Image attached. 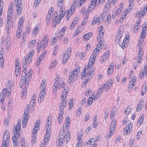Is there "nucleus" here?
<instances>
[{
  "label": "nucleus",
  "mask_w": 147,
  "mask_h": 147,
  "mask_svg": "<svg viewBox=\"0 0 147 147\" xmlns=\"http://www.w3.org/2000/svg\"><path fill=\"white\" fill-rule=\"evenodd\" d=\"M36 40H34L29 43L28 46L31 48L33 47L36 44Z\"/></svg>",
  "instance_id": "39"
},
{
  "label": "nucleus",
  "mask_w": 147,
  "mask_h": 147,
  "mask_svg": "<svg viewBox=\"0 0 147 147\" xmlns=\"http://www.w3.org/2000/svg\"><path fill=\"white\" fill-rule=\"evenodd\" d=\"M63 127H64V125ZM63 131L64 134L63 135H62V133L60 132L59 133V141L61 142L62 143H63V142L65 141H66L67 142H69L70 139V132L67 130H64V127H63Z\"/></svg>",
  "instance_id": "4"
},
{
  "label": "nucleus",
  "mask_w": 147,
  "mask_h": 147,
  "mask_svg": "<svg viewBox=\"0 0 147 147\" xmlns=\"http://www.w3.org/2000/svg\"><path fill=\"white\" fill-rule=\"evenodd\" d=\"M69 110H70L72 108V107H73V99H70L69 100Z\"/></svg>",
  "instance_id": "48"
},
{
  "label": "nucleus",
  "mask_w": 147,
  "mask_h": 147,
  "mask_svg": "<svg viewBox=\"0 0 147 147\" xmlns=\"http://www.w3.org/2000/svg\"><path fill=\"white\" fill-rule=\"evenodd\" d=\"M64 112L62 111H60L58 117V121L60 123L62 121V116L63 115Z\"/></svg>",
  "instance_id": "37"
},
{
  "label": "nucleus",
  "mask_w": 147,
  "mask_h": 147,
  "mask_svg": "<svg viewBox=\"0 0 147 147\" xmlns=\"http://www.w3.org/2000/svg\"><path fill=\"white\" fill-rule=\"evenodd\" d=\"M20 62L19 59L18 58H16L15 60V65L16 67H18L21 68V66L19 65Z\"/></svg>",
  "instance_id": "45"
},
{
  "label": "nucleus",
  "mask_w": 147,
  "mask_h": 147,
  "mask_svg": "<svg viewBox=\"0 0 147 147\" xmlns=\"http://www.w3.org/2000/svg\"><path fill=\"white\" fill-rule=\"evenodd\" d=\"M82 28L81 26H78V28L76 29V31H77V34H79L82 31Z\"/></svg>",
  "instance_id": "54"
},
{
  "label": "nucleus",
  "mask_w": 147,
  "mask_h": 147,
  "mask_svg": "<svg viewBox=\"0 0 147 147\" xmlns=\"http://www.w3.org/2000/svg\"><path fill=\"white\" fill-rule=\"evenodd\" d=\"M76 7L73 4L72 5L70 8V11L69 10L67 12V15L66 18L67 20L69 19L72 13L74 12V9Z\"/></svg>",
  "instance_id": "21"
},
{
  "label": "nucleus",
  "mask_w": 147,
  "mask_h": 147,
  "mask_svg": "<svg viewBox=\"0 0 147 147\" xmlns=\"http://www.w3.org/2000/svg\"><path fill=\"white\" fill-rule=\"evenodd\" d=\"M59 80V76L57 75L56 79L55 80L54 84L53 86V91L54 94L56 93L57 91L58 87V84Z\"/></svg>",
  "instance_id": "14"
},
{
  "label": "nucleus",
  "mask_w": 147,
  "mask_h": 147,
  "mask_svg": "<svg viewBox=\"0 0 147 147\" xmlns=\"http://www.w3.org/2000/svg\"><path fill=\"white\" fill-rule=\"evenodd\" d=\"M48 35L46 34L44 36L42 41L40 42H38L37 43V52L39 53L41 49H44L47 46L48 42Z\"/></svg>",
  "instance_id": "2"
},
{
  "label": "nucleus",
  "mask_w": 147,
  "mask_h": 147,
  "mask_svg": "<svg viewBox=\"0 0 147 147\" xmlns=\"http://www.w3.org/2000/svg\"><path fill=\"white\" fill-rule=\"evenodd\" d=\"M105 16L106 14L104 13H101L100 15L98 17V18L97 19L96 22L99 23H101L104 19Z\"/></svg>",
  "instance_id": "26"
},
{
  "label": "nucleus",
  "mask_w": 147,
  "mask_h": 147,
  "mask_svg": "<svg viewBox=\"0 0 147 147\" xmlns=\"http://www.w3.org/2000/svg\"><path fill=\"white\" fill-rule=\"evenodd\" d=\"M142 109V108L141 104L139 103L137 105L136 108V111H138L139 110H140Z\"/></svg>",
  "instance_id": "63"
},
{
  "label": "nucleus",
  "mask_w": 147,
  "mask_h": 147,
  "mask_svg": "<svg viewBox=\"0 0 147 147\" xmlns=\"http://www.w3.org/2000/svg\"><path fill=\"white\" fill-rule=\"evenodd\" d=\"M110 88V81L108 80L105 84H103L97 91L96 95L100 96L102 92V90L105 89L106 91L109 90Z\"/></svg>",
  "instance_id": "8"
},
{
  "label": "nucleus",
  "mask_w": 147,
  "mask_h": 147,
  "mask_svg": "<svg viewBox=\"0 0 147 147\" xmlns=\"http://www.w3.org/2000/svg\"><path fill=\"white\" fill-rule=\"evenodd\" d=\"M15 2L14 4L16 6V11L17 14L20 15L22 11V1L21 0H15Z\"/></svg>",
  "instance_id": "10"
},
{
  "label": "nucleus",
  "mask_w": 147,
  "mask_h": 147,
  "mask_svg": "<svg viewBox=\"0 0 147 147\" xmlns=\"http://www.w3.org/2000/svg\"><path fill=\"white\" fill-rule=\"evenodd\" d=\"M56 64V61L55 60H54L51 62L50 67L51 68H54L55 67Z\"/></svg>",
  "instance_id": "53"
},
{
  "label": "nucleus",
  "mask_w": 147,
  "mask_h": 147,
  "mask_svg": "<svg viewBox=\"0 0 147 147\" xmlns=\"http://www.w3.org/2000/svg\"><path fill=\"white\" fill-rule=\"evenodd\" d=\"M53 14V11H52V10L51 11L50 13H49V12L47 17V22H49L51 21Z\"/></svg>",
  "instance_id": "28"
},
{
  "label": "nucleus",
  "mask_w": 147,
  "mask_h": 147,
  "mask_svg": "<svg viewBox=\"0 0 147 147\" xmlns=\"http://www.w3.org/2000/svg\"><path fill=\"white\" fill-rule=\"evenodd\" d=\"M66 28V27H63L62 29L61 30H60L59 32V34H61V33H63V34H64V32L65 31V29Z\"/></svg>",
  "instance_id": "61"
},
{
  "label": "nucleus",
  "mask_w": 147,
  "mask_h": 147,
  "mask_svg": "<svg viewBox=\"0 0 147 147\" xmlns=\"http://www.w3.org/2000/svg\"><path fill=\"white\" fill-rule=\"evenodd\" d=\"M93 64L91 63V62L89 61L88 66H87V67L84 69L82 73L81 76L82 79H84L86 76H89L91 74L92 75L93 74L94 70L91 68V67Z\"/></svg>",
  "instance_id": "3"
},
{
  "label": "nucleus",
  "mask_w": 147,
  "mask_h": 147,
  "mask_svg": "<svg viewBox=\"0 0 147 147\" xmlns=\"http://www.w3.org/2000/svg\"><path fill=\"white\" fill-rule=\"evenodd\" d=\"M82 108L81 107H79L78 110L76 111V113L77 115H80L81 114Z\"/></svg>",
  "instance_id": "64"
},
{
  "label": "nucleus",
  "mask_w": 147,
  "mask_h": 147,
  "mask_svg": "<svg viewBox=\"0 0 147 147\" xmlns=\"http://www.w3.org/2000/svg\"><path fill=\"white\" fill-rule=\"evenodd\" d=\"M80 71V68L78 67L77 68L75 69L70 72L68 79L69 84L74 81L75 76L76 75H77L79 73Z\"/></svg>",
  "instance_id": "6"
},
{
  "label": "nucleus",
  "mask_w": 147,
  "mask_h": 147,
  "mask_svg": "<svg viewBox=\"0 0 147 147\" xmlns=\"http://www.w3.org/2000/svg\"><path fill=\"white\" fill-rule=\"evenodd\" d=\"M51 124V121H49L48 119L47 122L46 128V132L45 135V139L44 140L45 143H47L49 140L50 138V134L51 133V127L49 125Z\"/></svg>",
  "instance_id": "7"
},
{
  "label": "nucleus",
  "mask_w": 147,
  "mask_h": 147,
  "mask_svg": "<svg viewBox=\"0 0 147 147\" xmlns=\"http://www.w3.org/2000/svg\"><path fill=\"white\" fill-rule=\"evenodd\" d=\"M146 35V32H141L140 34V38H141L144 39Z\"/></svg>",
  "instance_id": "62"
},
{
  "label": "nucleus",
  "mask_w": 147,
  "mask_h": 147,
  "mask_svg": "<svg viewBox=\"0 0 147 147\" xmlns=\"http://www.w3.org/2000/svg\"><path fill=\"white\" fill-rule=\"evenodd\" d=\"M68 88L67 89H65L63 92L61 98H62V100H66V97L67 95V92H68Z\"/></svg>",
  "instance_id": "30"
},
{
  "label": "nucleus",
  "mask_w": 147,
  "mask_h": 147,
  "mask_svg": "<svg viewBox=\"0 0 147 147\" xmlns=\"http://www.w3.org/2000/svg\"><path fill=\"white\" fill-rule=\"evenodd\" d=\"M110 1H109L108 3H106L105 6V10L104 13L105 12L106 14L108 12H109L110 10Z\"/></svg>",
  "instance_id": "29"
},
{
  "label": "nucleus",
  "mask_w": 147,
  "mask_h": 147,
  "mask_svg": "<svg viewBox=\"0 0 147 147\" xmlns=\"http://www.w3.org/2000/svg\"><path fill=\"white\" fill-rule=\"evenodd\" d=\"M122 37L120 36L117 34L116 36L115 41L117 42V44H119V42L120 41V40L121 39V38Z\"/></svg>",
  "instance_id": "47"
},
{
  "label": "nucleus",
  "mask_w": 147,
  "mask_h": 147,
  "mask_svg": "<svg viewBox=\"0 0 147 147\" xmlns=\"http://www.w3.org/2000/svg\"><path fill=\"white\" fill-rule=\"evenodd\" d=\"M21 120L18 122L16 126H14L13 129V132L14 135L18 134V136H20V134L19 132V130L20 129L21 127Z\"/></svg>",
  "instance_id": "15"
},
{
  "label": "nucleus",
  "mask_w": 147,
  "mask_h": 147,
  "mask_svg": "<svg viewBox=\"0 0 147 147\" xmlns=\"http://www.w3.org/2000/svg\"><path fill=\"white\" fill-rule=\"evenodd\" d=\"M93 100V98L92 97H90L88 98L87 101V103L89 106H90L92 104V103Z\"/></svg>",
  "instance_id": "46"
},
{
  "label": "nucleus",
  "mask_w": 147,
  "mask_h": 147,
  "mask_svg": "<svg viewBox=\"0 0 147 147\" xmlns=\"http://www.w3.org/2000/svg\"><path fill=\"white\" fill-rule=\"evenodd\" d=\"M147 88H146V85L144 84L142 87V90L141 91V95L143 96L146 93Z\"/></svg>",
  "instance_id": "34"
},
{
  "label": "nucleus",
  "mask_w": 147,
  "mask_h": 147,
  "mask_svg": "<svg viewBox=\"0 0 147 147\" xmlns=\"http://www.w3.org/2000/svg\"><path fill=\"white\" fill-rule=\"evenodd\" d=\"M99 35L97 37V40L99 41H100L101 39H102L103 38L104 35V32L102 31L103 29V27L102 26H100L99 27Z\"/></svg>",
  "instance_id": "22"
},
{
  "label": "nucleus",
  "mask_w": 147,
  "mask_h": 147,
  "mask_svg": "<svg viewBox=\"0 0 147 147\" xmlns=\"http://www.w3.org/2000/svg\"><path fill=\"white\" fill-rule=\"evenodd\" d=\"M135 142V140L134 138H131L129 143V146L131 147H132L134 146V144Z\"/></svg>",
  "instance_id": "55"
},
{
  "label": "nucleus",
  "mask_w": 147,
  "mask_h": 147,
  "mask_svg": "<svg viewBox=\"0 0 147 147\" xmlns=\"http://www.w3.org/2000/svg\"><path fill=\"white\" fill-rule=\"evenodd\" d=\"M18 134L14 135L12 138V139L13 142V145L14 147H17V144L18 142V139L16 136H17L18 137L19 136H18Z\"/></svg>",
  "instance_id": "27"
},
{
  "label": "nucleus",
  "mask_w": 147,
  "mask_h": 147,
  "mask_svg": "<svg viewBox=\"0 0 147 147\" xmlns=\"http://www.w3.org/2000/svg\"><path fill=\"white\" fill-rule=\"evenodd\" d=\"M7 92V89L6 88H4L1 92L0 94V100L2 104L3 103L5 99V97L6 96Z\"/></svg>",
  "instance_id": "18"
},
{
  "label": "nucleus",
  "mask_w": 147,
  "mask_h": 147,
  "mask_svg": "<svg viewBox=\"0 0 147 147\" xmlns=\"http://www.w3.org/2000/svg\"><path fill=\"white\" fill-rule=\"evenodd\" d=\"M21 68H19L17 67H16L15 74L16 77L20 74L21 71L20 70V69H21Z\"/></svg>",
  "instance_id": "42"
},
{
  "label": "nucleus",
  "mask_w": 147,
  "mask_h": 147,
  "mask_svg": "<svg viewBox=\"0 0 147 147\" xmlns=\"http://www.w3.org/2000/svg\"><path fill=\"white\" fill-rule=\"evenodd\" d=\"M139 49L138 53V55L142 57L143 54V49L141 47H140Z\"/></svg>",
  "instance_id": "44"
},
{
  "label": "nucleus",
  "mask_w": 147,
  "mask_h": 147,
  "mask_svg": "<svg viewBox=\"0 0 147 147\" xmlns=\"http://www.w3.org/2000/svg\"><path fill=\"white\" fill-rule=\"evenodd\" d=\"M0 65L1 67H3V64L4 63V61L3 60V56L1 57H0Z\"/></svg>",
  "instance_id": "52"
},
{
  "label": "nucleus",
  "mask_w": 147,
  "mask_h": 147,
  "mask_svg": "<svg viewBox=\"0 0 147 147\" xmlns=\"http://www.w3.org/2000/svg\"><path fill=\"white\" fill-rule=\"evenodd\" d=\"M35 99H36V95L34 94L33 97L32 98L31 100L30 105L31 107L32 108L35 105Z\"/></svg>",
  "instance_id": "33"
},
{
  "label": "nucleus",
  "mask_w": 147,
  "mask_h": 147,
  "mask_svg": "<svg viewBox=\"0 0 147 147\" xmlns=\"http://www.w3.org/2000/svg\"><path fill=\"white\" fill-rule=\"evenodd\" d=\"M45 81L44 80L42 81L41 84L40 88L42 89L40 94L39 95L38 100V101H40V103L43 101L45 96L46 95V86L45 84Z\"/></svg>",
  "instance_id": "5"
},
{
  "label": "nucleus",
  "mask_w": 147,
  "mask_h": 147,
  "mask_svg": "<svg viewBox=\"0 0 147 147\" xmlns=\"http://www.w3.org/2000/svg\"><path fill=\"white\" fill-rule=\"evenodd\" d=\"M109 50H108L106 51L105 53L103 56L100 59V63H102L106 61L109 57Z\"/></svg>",
  "instance_id": "17"
},
{
  "label": "nucleus",
  "mask_w": 147,
  "mask_h": 147,
  "mask_svg": "<svg viewBox=\"0 0 147 147\" xmlns=\"http://www.w3.org/2000/svg\"><path fill=\"white\" fill-rule=\"evenodd\" d=\"M47 53L46 50H44L42 52V54L39 57L38 59L37 62L36 63V66H38L40 63L41 61Z\"/></svg>",
  "instance_id": "20"
},
{
  "label": "nucleus",
  "mask_w": 147,
  "mask_h": 147,
  "mask_svg": "<svg viewBox=\"0 0 147 147\" xmlns=\"http://www.w3.org/2000/svg\"><path fill=\"white\" fill-rule=\"evenodd\" d=\"M136 81V78L134 77L132 80L130 81L129 83V84L130 85L129 87V88H131V89L132 88L135 82Z\"/></svg>",
  "instance_id": "35"
},
{
  "label": "nucleus",
  "mask_w": 147,
  "mask_h": 147,
  "mask_svg": "<svg viewBox=\"0 0 147 147\" xmlns=\"http://www.w3.org/2000/svg\"><path fill=\"white\" fill-rule=\"evenodd\" d=\"M91 2L89 7L94 10L97 4L99 5L100 2V0H91Z\"/></svg>",
  "instance_id": "16"
},
{
  "label": "nucleus",
  "mask_w": 147,
  "mask_h": 147,
  "mask_svg": "<svg viewBox=\"0 0 147 147\" xmlns=\"http://www.w3.org/2000/svg\"><path fill=\"white\" fill-rule=\"evenodd\" d=\"M116 123V120L114 119L111 123V127H112V128H111V136L114 133V131L115 129V127Z\"/></svg>",
  "instance_id": "24"
},
{
  "label": "nucleus",
  "mask_w": 147,
  "mask_h": 147,
  "mask_svg": "<svg viewBox=\"0 0 147 147\" xmlns=\"http://www.w3.org/2000/svg\"><path fill=\"white\" fill-rule=\"evenodd\" d=\"M29 106L27 105L26 108L25 109L24 114V116L22 121L25 123H27L29 117L28 114L29 113Z\"/></svg>",
  "instance_id": "13"
},
{
  "label": "nucleus",
  "mask_w": 147,
  "mask_h": 147,
  "mask_svg": "<svg viewBox=\"0 0 147 147\" xmlns=\"http://www.w3.org/2000/svg\"><path fill=\"white\" fill-rule=\"evenodd\" d=\"M76 24V21L73 22L70 26V29H72Z\"/></svg>",
  "instance_id": "60"
},
{
  "label": "nucleus",
  "mask_w": 147,
  "mask_h": 147,
  "mask_svg": "<svg viewBox=\"0 0 147 147\" xmlns=\"http://www.w3.org/2000/svg\"><path fill=\"white\" fill-rule=\"evenodd\" d=\"M13 5L12 2H11L10 3V5L8 8L7 14H11L12 15L13 13Z\"/></svg>",
  "instance_id": "31"
},
{
  "label": "nucleus",
  "mask_w": 147,
  "mask_h": 147,
  "mask_svg": "<svg viewBox=\"0 0 147 147\" xmlns=\"http://www.w3.org/2000/svg\"><path fill=\"white\" fill-rule=\"evenodd\" d=\"M86 0H80L78 6L80 7L85 2Z\"/></svg>",
  "instance_id": "57"
},
{
  "label": "nucleus",
  "mask_w": 147,
  "mask_h": 147,
  "mask_svg": "<svg viewBox=\"0 0 147 147\" xmlns=\"http://www.w3.org/2000/svg\"><path fill=\"white\" fill-rule=\"evenodd\" d=\"M59 83V82H58ZM58 84V87L59 89H60L61 88H63L65 87V84L64 82H62L61 83L59 84Z\"/></svg>",
  "instance_id": "41"
},
{
  "label": "nucleus",
  "mask_w": 147,
  "mask_h": 147,
  "mask_svg": "<svg viewBox=\"0 0 147 147\" xmlns=\"http://www.w3.org/2000/svg\"><path fill=\"white\" fill-rule=\"evenodd\" d=\"M12 15L11 14H7V22H9L12 18Z\"/></svg>",
  "instance_id": "56"
},
{
  "label": "nucleus",
  "mask_w": 147,
  "mask_h": 147,
  "mask_svg": "<svg viewBox=\"0 0 147 147\" xmlns=\"http://www.w3.org/2000/svg\"><path fill=\"white\" fill-rule=\"evenodd\" d=\"M144 116L143 115H142L141 117H140L139 118L138 121V123H139L140 124V126L143 123L144 119Z\"/></svg>",
  "instance_id": "38"
},
{
  "label": "nucleus",
  "mask_w": 147,
  "mask_h": 147,
  "mask_svg": "<svg viewBox=\"0 0 147 147\" xmlns=\"http://www.w3.org/2000/svg\"><path fill=\"white\" fill-rule=\"evenodd\" d=\"M123 32L124 31L123 30V28L122 27H120L119 29L118 33L117 34L119 35L122 37L123 34Z\"/></svg>",
  "instance_id": "40"
},
{
  "label": "nucleus",
  "mask_w": 147,
  "mask_h": 147,
  "mask_svg": "<svg viewBox=\"0 0 147 147\" xmlns=\"http://www.w3.org/2000/svg\"><path fill=\"white\" fill-rule=\"evenodd\" d=\"M41 1V0H35L34 3V5L36 7H37L38 5Z\"/></svg>",
  "instance_id": "58"
},
{
  "label": "nucleus",
  "mask_w": 147,
  "mask_h": 147,
  "mask_svg": "<svg viewBox=\"0 0 147 147\" xmlns=\"http://www.w3.org/2000/svg\"><path fill=\"white\" fill-rule=\"evenodd\" d=\"M92 35V33L91 32L85 34L83 36V39L87 41Z\"/></svg>",
  "instance_id": "32"
},
{
  "label": "nucleus",
  "mask_w": 147,
  "mask_h": 147,
  "mask_svg": "<svg viewBox=\"0 0 147 147\" xmlns=\"http://www.w3.org/2000/svg\"><path fill=\"white\" fill-rule=\"evenodd\" d=\"M146 13H147V4H146L144 8L142 9L139 12V17H142Z\"/></svg>",
  "instance_id": "25"
},
{
  "label": "nucleus",
  "mask_w": 147,
  "mask_h": 147,
  "mask_svg": "<svg viewBox=\"0 0 147 147\" xmlns=\"http://www.w3.org/2000/svg\"><path fill=\"white\" fill-rule=\"evenodd\" d=\"M34 51L32 50L28 53V59L27 57H24L22 59V63L23 64V67L24 69V70L23 71L21 79V82L20 85L22 84V86L26 85L23 88L21 94L22 98L24 99L27 93V87L29 84V80L27 79V73L26 70V65L30 63L31 62V60L33 55H34Z\"/></svg>",
  "instance_id": "1"
},
{
  "label": "nucleus",
  "mask_w": 147,
  "mask_h": 147,
  "mask_svg": "<svg viewBox=\"0 0 147 147\" xmlns=\"http://www.w3.org/2000/svg\"><path fill=\"white\" fill-rule=\"evenodd\" d=\"M100 51V48H98V49H95L93 50L92 55L91 56L89 60V61L91 62V63L92 64H94L96 59V57L99 53Z\"/></svg>",
  "instance_id": "11"
},
{
  "label": "nucleus",
  "mask_w": 147,
  "mask_h": 147,
  "mask_svg": "<svg viewBox=\"0 0 147 147\" xmlns=\"http://www.w3.org/2000/svg\"><path fill=\"white\" fill-rule=\"evenodd\" d=\"M9 141V135L8 131L5 130L3 136V142L1 147H6V146Z\"/></svg>",
  "instance_id": "9"
},
{
  "label": "nucleus",
  "mask_w": 147,
  "mask_h": 147,
  "mask_svg": "<svg viewBox=\"0 0 147 147\" xmlns=\"http://www.w3.org/2000/svg\"><path fill=\"white\" fill-rule=\"evenodd\" d=\"M67 100H62L60 105L59 106V110H61L60 111H63L64 112L63 109L66 106Z\"/></svg>",
  "instance_id": "23"
},
{
  "label": "nucleus",
  "mask_w": 147,
  "mask_h": 147,
  "mask_svg": "<svg viewBox=\"0 0 147 147\" xmlns=\"http://www.w3.org/2000/svg\"><path fill=\"white\" fill-rule=\"evenodd\" d=\"M40 126V120H38L36 121L34 127L35 128H37Z\"/></svg>",
  "instance_id": "49"
},
{
  "label": "nucleus",
  "mask_w": 147,
  "mask_h": 147,
  "mask_svg": "<svg viewBox=\"0 0 147 147\" xmlns=\"http://www.w3.org/2000/svg\"><path fill=\"white\" fill-rule=\"evenodd\" d=\"M147 75V73H145V72L143 71L140 73L139 77L140 78H142L144 77L145 76Z\"/></svg>",
  "instance_id": "50"
},
{
  "label": "nucleus",
  "mask_w": 147,
  "mask_h": 147,
  "mask_svg": "<svg viewBox=\"0 0 147 147\" xmlns=\"http://www.w3.org/2000/svg\"><path fill=\"white\" fill-rule=\"evenodd\" d=\"M39 30V27L36 26L34 28L32 33L34 34V35H35L38 33Z\"/></svg>",
  "instance_id": "43"
},
{
  "label": "nucleus",
  "mask_w": 147,
  "mask_h": 147,
  "mask_svg": "<svg viewBox=\"0 0 147 147\" xmlns=\"http://www.w3.org/2000/svg\"><path fill=\"white\" fill-rule=\"evenodd\" d=\"M102 39L100 41H98V42H100L98 43V44L97 45V47L98 48L100 49V50L102 49V47L103 45V44L102 43V42H101V41H102Z\"/></svg>",
  "instance_id": "51"
},
{
  "label": "nucleus",
  "mask_w": 147,
  "mask_h": 147,
  "mask_svg": "<svg viewBox=\"0 0 147 147\" xmlns=\"http://www.w3.org/2000/svg\"><path fill=\"white\" fill-rule=\"evenodd\" d=\"M71 50L70 48H68L64 54V56L63 59V63L65 64L67 61L68 58H69L71 56Z\"/></svg>",
  "instance_id": "12"
},
{
  "label": "nucleus",
  "mask_w": 147,
  "mask_h": 147,
  "mask_svg": "<svg viewBox=\"0 0 147 147\" xmlns=\"http://www.w3.org/2000/svg\"><path fill=\"white\" fill-rule=\"evenodd\" d=\"M132 125L131 124H129L127 125L124 129V133L126 135L128 134H129L131 132L132 130Z\"/></svg>",
  "instance_id": "19"
},
{
  "label": "nucleus",
  "mask_w": 147,
  "mask_h": 147,
  "mask_svg": "<svg viewBox=\"0 0 147 147\" xmlns=\"http://www.w3.org/2000/svg\"><path fill=\"white\" fill-rule=\"evenodd\" d=\"M92 11V9H90V8L88 7V10H87L85 11L83 13V16L85 18H87L89 15V11Z\"/></svg>",
  "instance_id": "36"
},
{
  "label": "nucleus",
  "mask_w": 147,
  "mask_h": 147,
  "mask_svg": "<svg viewBox=\"0 0 147 147\" xmlns=\"http://www.w3.org/2000/svg\"><path fill=\"white\" fill-rule=\"evenodd\" d=\"M116 109L115 107H113V108L112 111V117H114V115H115L116 113Z\"/></svg>",
  "instance_id": "59"
}]
</instances>
